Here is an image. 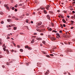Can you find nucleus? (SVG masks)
Masks as SVG:
<instances>
[{"instance_id": "a211bd4d", "label": "nucleus", "mask_w": 75, "mask_h": 75, "mask_svg": "<svg viewBox=\"0 0 75 75\" xmlns=\"http://www.w3.org/2000/svg\"><path fill=\"white\" fill-rule=\"evenodd\" d=\"M20 51H21V52H22L23 51V50L22 49H20Z\"/></svg>"}, {"instance_id": "423d86ee", "label": "nucleus", "mask_w": 75, "mask_h": 75, "mask_svg": "<svg viewBox=\"0 0 75 75\" xmlns=\"http://www.w3.org/2000/svg\"><path fill=\"white\" fill-rule=\"evenodd\" d=\"M51 39L52 40H56V39H55V38L53 37H52L51 38Z\"/></svg>"}, {"instance_id": "09e8293b", "label": "nucleus", "mask_w": 75, "mask_h": 75, "mask_svg": "<svg viewBox=\"0 0 75 75\" xmlns=\"http://www.w3.org/2000/svg\"><path fill=\"white\" fill-rule=\"evenodd\" d=\"M71 23H74V21H71Z\"/></svg>"}, {"instance_id": "49530a36", "label": "nucleus", "mask_w": 75, "mask_h": 75, "mask_svg": "<svg viewBox=\"0 0 75 75\" xmlns=\"http://www.w3.org/2000/svg\"><path fill=\"white\" fill-rule=\"evenodd\" d=\"M56 38H59V36H56Z\"/></svg>"}, {"instance_id": "1a4fd4ad", "label": "nucleus", "mask_w": 75, "mask_h": 75, "mask_svg": "<svg viewBox=\"0 0 75 75\" xmlns=\"http://www.w3.org/2000/svg\"><path fill=\"white\" fill-rule=\"evenodd\" d=\"M34 39H33L32 41L31 42V43H32V44H33L34 42Z\"/></svg>"}, {"instance_id": "f257e3e1", "label": "nucleus", "mask_w": 75, "mask_h": 75, "mask_svg": "<svg viewBox=\"0 0 75 75\" xmlns=\"http://www.w3.org/2000/svg\"><path fill=\"white\" fill-rule=\"evenodd\" d=\"M50 6L49 5H47L46 6L45 8L47 9V10H50ZM50 8V9L49 8Z\"/></svg>"}, {"instance_id": "dca6fc26", "label": "nucleus", "mask_w": 75, "mask_h": 75, "mask_svg": "<svg viewBox=\"0 0 75 75\" xmlns=\"http://www.w3.org/2000/svg\"><path fill=\"white\" fill-rule=\"evenodd\" d=\"M13 29L14 30H17V27H13Z\"/></svg>"}, {"instance_id": "a18cd8bd", "label": "nucleus", "mask_w": 75, "mask_h": 75, "mask_svg": "<svg viewBox=\"0 0 75 75\" xmlns=\"http://www.w3.org/2000/svg\"><path fill=\"white\" fill-rule=\"evenodd\" d=\"M20 34H21V35H23V33H20Z\"/></svg>"}, {"instance_id": "9d476101", "label": "nucleus", "mask_w": 75, "mask_h": 75, "mask_svg": "<svg viewBox=\"0 0 75 75\" xmlns=\"http://www.w3.org/2000/svg\"><path fill=\"white\" fill-rule=\"evenodd\" d=\"M42 42L43 44H45V43H46L45 41L44 40H43L42 41Z\"/></svg>"}, {"instance_id": "774afa93", "label": "nucleus", "mask_w": 75, "mask_h": 75, "mask_svg": "<svg viewBox=\"0 0 75 75\" xmlns=\"http://www.w3.org/2000/svg\"><path fill=\"white\" fill-rule=\"evenodd\" d=\"M74 18L75 19V14L74 15Z\"/></svg>"}, {"instance_id": "de8ad7c7", "label": "nucleus", "mask_w": 75, "mask_h": 75, "mask_svg": "<svg viewBox=\"0 0 75 75\" xmlns=\"http://www.w3.org/2000/svg\"><path fill=\"white\" fill-rule=\"evenodd\" d=\"M1 44L2 45V43H1V41H0V45H1Z\"/></svg>"}, {"instance_id": "7c9ffc66", "label": "nucleus", "mask_w": 75, "mask_h": 75, "mask_svg": "<svg viewBox=\"0 0 75 75\" xmlns=\"http://www.w3.org/2000/svg\"><path fill=\"white\" fill-rule=\"evenodd\" d=\"M12 9L14 10V7H12Z\"/></svg>"}, {"instance_id": "ddd939ff", "label": "nucleus", "mask_w": 75, "mask_h": 75, "mask_svg": "<svg viewBox=\"0 0 75 75\" xmlns=\"http://www.w3.org/2000/svg\"><path fill=\"white\" fill-rule=\"evenodd\" d=\"M46 56L47 57V58H50V55H46Z\"/></svg>"}, {"instance_id": "c756f323", "label": "nucleus", "mask_w": 75, "mask_h": 75, "mask_svg": "<svg viewBox=\"0 0 75 75\" xmlns=\"http://www.w3.org/2000/svg\"><path fill=\"white\" fill-rule=\"evenodd\" d=\"M63 13H67V11H63Z\"/></svg>"}, {"instance_id": "412c9836", "label": "nucleus", "mask_w": 75, "mask_h": 75, "mask_svg": "<svg viewBox=\"0 0 75 75\" xmlns=\"http://www.w3.org/2000/svg\"><path fill=\"white\" fill-rule=\"evenodd\" d=\"M0 14H1V15H3V13L2 12H0Z\"/></svg>"}, {"instance_id": "6e6552de", "label": "nucleus", "mask_w": 75, "mask_h": 75, "mask_svg": "<svg viewBox=\"0 0 75 75\" xmlns=\"http://www.w3.org/2000/svg\"><path fill=\"white\" fill-rule=\"evenodd\" d=\"M56 35H57V36H58V37H59V38H61V37H60V35H59V33H56Z\"/></svg>"}, {"instance_id": "4d7b16f0", "label": "nucleus", "mask_w": 75, "mask_h": 75, "mask_svg": "<svg viewBox=\"0 0 75 75\" xmlns=\"http://www.w3.org/2000/svg\"><path fill=\"white\" fill-rule=\"evenodd\" d=\"M72 13H75V11H72Z\"/></svg>"}, {"instance_id": "5701e85b", "label": "nucleus", "mask_w": 75, "mask_h": 75, "mask_svg": "<svg viewBox=\"0 0 75 75\" xmlns=\"http://www.w3.org/2000/svg\"><path fill=\"white\" fill-rule=\"evenodd\" d=\"M26 22L27 23H28V19H27L26 20Z\"/></svg>"}, {"instance_id": "4468645a", "label": "nucleus", "mask_w": 75, "mask_h": 75, "mask_svg": "<svg viewBox=\"0 0 75 75\" xmlns=\"http://www.w3.org/2000/svg\"><path fill=\"white\" fill-rule=\"evenodd\" d=\"M6 52L7 53V54H8V53H9V52H8V50H6Z\"/></svg>"}, {"instance_id": "4be33fe9", "label": "nucleus", "mask_w": 75, "mask_h": 75, "mask_svg": "<svg viewBox=\"0 0 75 75\" xmlns=\"http://www.w3.org/2000/svg\"><path fill=\"white\" fill-rule=\"evenodd\" d=\"M50 56H51V57H54V54H50Z\"/></svg>"}, {"instance_id": "f3484780", "label": "nucleus", "mask_w": 75, "mask_h": 75, "mask_svg": "<svg viewBox=\"0 0 75 75\" xmlns=\"http://www.w3.org/2000/svg\"><path fill=\"white\" fill-rule=\"evenodd\" d=\"M68 51H69V52H72V51L71 49H69L68 50Z\"/></svg>"}, {"instance_id": "8fccbe9b", "label": "nucleus", "mask_w": 75, "mask_h": 75, "mask_svg": "<svg viewBox=\"0 0 75 75\" xmlns=\"http://www.w3.org/2000/svg\"><path fill=\"white\" fill-rule=\"evenodd\" d=\"M10 39V37H7V40H8V39Z\"/></svg>"}, {"instance_id": "a19ab883", "label": "nucleus", "mask_w": 75, "mask_h": 75, "mask_svg": "<svg viewBox=\"0 0 75 75\" xmlns=\"http://www.w3.org/2000/svg\"><path fill=\"white\" fill-rule=\"evenodd\" d=\"M67 18H69V17H70V16H67Z\"/></svg>"}, {"instance_id": "7ed1b4c3", "label": "nucleus", "mask_w": 75, "mask_h": 75, "mask_svg": "<svg viewBox=\"0 0 75 75\" xmlns=\"http://www.w3.org/2000/svg\"><path fill=\"white\" fill-rule=\"evenodd\" d=\"M36 39L38 41H40V40H42V38H36Z\"/></svg>"}, {"instance_id": "2f4dec72", "label": "nucleus", "mask_w": 75, "mask_h": 75, "mask_svg": "<svg viewBox=\"0 0 75 75\" xmlns=\"http://www.w3.org/2000/svg\"><path fill=\"white\" fill-rule=\"evenodd\" d=\"M25 27H26V28H27V29L28 28V27L27 26H25Z\"/></svg>"}, {"instance_id": "f704fd0d", "label": "nucleus", "mask_w": 75, "mask_h": 75, "mask_svg": "<svg viewBox=\"0 0 75 75\" xmlns=\"http://www.w3.org/2000/svg\"><path fill=\"white\" fill-rule=\"evenodd\" d=\"M71 18H74V16H72L71 17Z\"/></svg>"}, {"instance_id": "338daca9", "label": "nucleus", "mask_w": 75, "mask_h": 75, "mask_svg": "<svg viewBox=\"0 0 75 75\" xmlns=\"http://www.w3.org/2000/svg\"><path fill=\"white\" fill-rule=\"evenodd\" d=\"M31 23H33V21H31Z\"/></svg>"}, {"instance_id": "20e7f679", "label": "nucleus", "mask_w": 75, "mask_h": 75, "mask_svg": "<svg viewBox=\"0 0 75 75\" xmlns=\"http://www.w3.org/2000/svg\"><path fill=\"white\" fill-rule=\"evenodd\" d=\"M47 18L48 20H50V15H47Z\"/></svg>"}, {"instance_id": "5fc2aeb1", "label": "nucleus", "mask_w": 75, "mask_h": 75, "mask_svg": "<svg viewBox=\"0 0 75 75\" xmlns=\"http://www.w3.org/2000/svg\"><path fill=\"white\" fill-rule=\"evenodd\" d=\"M71 10H74V9L73 8H71Z\"/></svg>"}, {"instance_id": "69168bd1", "label": "nucleus", "mask_w": 75, "mask_h": 75, "mask_svg": "<svg viewBox=\"0 0 75 75\" xmlns=\"http://www.w3.org/2000/svg\"><path fill=\"white\" fill-rule=\"evenodd\" d=\"M57 12H58L59 13V10H57Z\"/></svg>"}, {"instance_id": "bf43d9fd", "label": "nucleus", "mask_w": 75, "mask_h": 75, "mask_svg": "<svg viewBox=\"0 0 75 75\" xmlns=\"http://www.w3.org/2000/svg\"><path fill=\"white\" fill-rule=\"evenodd\" d=\"M15 20H18V18H16L15 19Z\"/></svg>"}, {"instance_id": "39448f33", "label": "nucleus", "mask_w": 75, "mask_h": 75, "mask_svg": "<svg viewBox=\"0 0 75 75\" xmlns=\"http://www.w3.org/2000/svg\"><path fill=\"white\" fill-rule=\"evenodd\" d=\"M47 71H46V73L45 74V75H48L49 74V70H47Z\"/></svg>"}, {"instance_id": "c9c22d12", "label": "nucleus", "mask_w": 75, "mask_h": 75, "mask_svg": "<svg viewBox=\"0 0 75 75\" xmlns=\"http://www.w3.org/2000/svg\"><path fill=\"white\" fill-rule=\"evenodd\" d=\"M63 27H66L65 24H63Z\"/></svg>"}, {"instance_id": "aec40b11", "label": "nucleus", "mask_w": 75, "mask_h": 75, "mask_svg": "<svg viewBox=\"0 0 75 75\" xmlns=\"http://www.w3.org/2000/svg\"><path fill=\"white\" fill-rule=\"evenodd\" d=\"M11 20L10 19H8L7 20V21L8 22H10L11 21H10Z\"/></svg>"}, {"instance_id": "bb28decb", "label": "nucleus", "mask_w": 75, "mask_h": 75, "mask_svg": "<svg viewBox=\"0 0 75 75\" xmlns=\"http://www.w3.org/2000/svg\"><path fill=\"white\" fill-rule=\"evenodd\" d=\"M40 64V63H37V66H38V65H40V64Z\"/></svg>"}, {"instance_id": "e433bc0d", "label": "nucleus", "mask_w": 75, "mask_h": 75, "mask_svg": "<svg viewBox=\"0 0 75 75\" xmlns=\"http://www.w3.org/2000/svg\"><path fill=\"white\" fill-rule=\"evenodd\" d=\"M59 32L60 33H62V30L59 31Z\"/></svg>"}, {"instance_id": "864d4df0", "label": "nucleus", "mask_w": 75, "mask_h": 75, "mask_svg": "<svg viewBox=\"0 0 75 75\" xmlns=\"http://www.w3.org/2000/svg\"><path fill=\"white\" fill-rule=\"evenodd\" d=\"M22 5H23V4H20L19 5V6H22Z\"/></svg>"}, {"instance_id": "37998d69", "label": "nucleus", "mask_w": 75, "mask_h": 75, "mask_svg": "<svg viewBox=\"0 0 75 75\" xmlns=\"http://www.w3.org/2000/svg\"><path fill=\"white\" fill-rule=\"evenodd\" d=\"M10 35V34H8V35H7V37H9Z\"/></svg>"}, {"instance_id": "680f3d73", "label": "nucleus", "mask_w": 75, "mask_h": 75, "mask_svg": "<svg viewBox=\"0 0 75 75\" xmlns=\"http://www.w3.org/2000/svg\"><path fill=\"white\" fill-rule=\"evenodd\" d=\"M60 44H62V45H64V44H63V43L60 42Z\"/></svg>"}, {"instance_id": "393cba45", "label": "nucleus", "mask_w": 75, "mask_h": 75, "mask_svg": "<svg viewBox=\"0 0 75 75\" xmlns=\"http://www.w3.org/2000/svg\"><path fill=\"white\" fill-rule=\"evenodd\" d=\"M44 13H45V14H47V11H46L44 10Z\"/></svg>"}, {"instance_id": "3c124183", "label": "nucleus", "mask_w": 75, "mask_h": 75, "mask_svg": "<svg viewBox=\"0 0 75 75\" xmlns=\"http://www.w3.org/2000/svg\"><path fill=\"white\" fill-rule=\"evenodd\" d=\"M13 44L14 46H15V47L16 46V44L14 43H13Z\"/></svg>"}, {"instance_id": "9b49d317", "label": "nucleus", "mask_w": 75, "mask_h": 75, "mask_svg": "<svg viewBox=\"0 0 75 75\" xmlns=\"http://www.w3.org/2000/svg\"><path fill=\"white\" fill-rule=\"evenodd\" d=\"M62 21H63V22L64 23H66V21H65V19H63Z\"/></svg>"}, {"instance_id": "72a5a7b5", "label": "nucleus", "mask_w": 75, "mask_h": 75, "mask_svg": "<svg viewBox=\"0 0 75 75\" xmlns=\"http://www.w3.org/2000/svg\"><path fill=\"white\" fill-rule=\"evenodd\" d=\"M3 50L4 51H6V49L4 48H3Z\"/></svg>"}, {"instance_id": "0e129e2a", "label": "nucleus", "mask_w": 75, "mask_h": 75, "mask_svg": "<svg viewBox=\"0 0 75 75\" xmlns=\"http://www.w3.org/2000/svg\"><path fill=\"white\" fill-rule=\"evenodd\" d=\"M75 4V1L73 2V3H72V4Z\"/></svg>"}, {"instance_id": "0eeeda50", "label": "nucleus", "mask_w": 75, "mask_h": 75, "mask_svg": "<svg viewBox=\"0 0 75 75\" xmlns=\"http://www.w3.org/2000/svg\"><path fill=\"white\" fill-rule=\"evenodd\" d=\"M42 24V22H39V23H38V25H41Z\"/></svg>"}, {"instance_id": "e2e57ef3", "label": "nucleus", "mask_w": 75, "mask_h": 75, "mask_svg": "<svg viewBox=\"0 0 75 75\" xmlns=\"http://www.w3.org/2000/svg\"><path fill=\"white\" fill-rule=\"evenodd\" d=\"M2 58V56L0 55V58Z\"/></svg>"}, {"instance_id": "c85d7f7f", "label": "nucleus", "mask_w": 75, "mask_h": 75, "mask_svg": "<svg viewBox=\"0 0 75 75\" xmlns=\"http://www.w3.org/2000/svg\"><path fill=\"white\" fill-rule=\"evenodd\" d=\"M17 6H18V5H17V4H16V5L15 6H14V7H16V8H17Z\"/></svg>"}, {"instance_id": "a878e982", "label": "nucleus", "mask_w": 75, "mask_h": 75, "mask_svg": "<svg viewBox=\"0 0 75 75\" xmlns=\"http://www.w3.org/2000/svg\"><path fill=\"white\" fill-rule=\"evenodd\" d=\"M25 48H28V45H27L25 47Z\"/></svg>"}, {"instance_id": "4c0bfd02", "label": "nucleus", "mask_w": 75, "mask_h": 75, "mask_svg": "<svg viewBox=\"0 0 75 75\" xmlns=\"http://www.w3.org/2000/svg\"><path fill=\"white\" fill-rule=\"evenodd\" d=\"M1 24H3L4 23V22L3 21H1Z\"/></svg>"}, {"instance_id": "79ce46f5", "label": "nucleus", "mask_w": 75, "mask_h": 75, "mask_svg": "<svg viewBox=\"0 0 75 75\" xmlns=\"http://www.w3.org/2000/svg\"><path fill=\"white\" fill-rule=\"evenodd\" d=\"M43 33H40V35H43Z\"/></svg>"}, {"instance_id": "f8f14e48", "label": "nucleus", "mask_w": 75, "mask_h": 75, "mask_svg": "<svg viewBox=\"0 0 75 75\" xmlns=\"http://www.w3.org/2000/svg\"><path fill=\"white\" fill-rule=\"evenodd\" d=\"M28 50H32V49H31V48L30 47H28Z\"/></svg>"}, {"instance_id": "ea45409f", "label": "nucleus", "mask_w": 75, "mask_h": 75, "mask_svg": "<svg viewBox=\"0 0 75 75\" xmlns=\"http://www.w3.org/2000/svg\"><path fill=\"white\" fill-rule=\"evenodd\" d=\"M17 11V9L16 8L15 9V11Z\"/></svg>"}, {"instance_id": "cd10ccee", "label": "nucleus", "mask_w": 75, "mask_h": 75, "mask_svg": "<svg viewBox=\"0 0 75 75\" xmlns=\"http://www.w3.org/2000/svg\"><path fill=\"white\" fill-rule=\"evenodd\" d=\"M40 8L42 10H44V7H41V8L40 7Z\"/></svg>"}, {"instance_id": "c03bdc74", "label": "nucleus", "mask_w": 75, "mask_h": 75, "mask_svg": "<svg viewBox=\"0 0 75 75\" xmlns=\"http://www.w3.org/2000/svg\"><path fill=\"white\" fill-rule=\"evenodd\" d=\"M17 47H18V48H20V45H17Z\"/></svg>"}, {"instance_id": "6e6d98bb", "label": "nucleus", "mask_w": 75, "mask_h": 75, "mask_svg": "<svg viewBox=\"0 0 75 75\" xmlns=\"http://www.w3.org/2000/svg\"><path fill=\"white\" fill-rule=\"evenodd\" d=\"M73 28H74V27H72L71 28V29H73Z\"/></svg>"}, {"instance_id": "2eb2a0df", "label": "nucleus", "mask_w": 75, "mask_h": 75, "mask_svg": "<svg viewBox=\"0 0 75 75\" xmlns=\"http://www.w3.org/2000/svg\"><path fill=\"white\" fill-rule=\"evenodd\" d=\"M48 30H49V31H51L52 30V29L51 28H48Z\"/></svg>"}, {"instance_id": "052dcab7", "label": "nucleus", "mask_w": 75, "mask_h": 75, "mask_svg": "<svg viewBox=\"0 0 75 75\" xmlns=\"http://www.w3.org/2000/svg\"><path fill=\"white\" fill-rule=\"evenodd\" d=\"M34 35H37V33H34Z\"/></svg>"}, {"instance_id": "6ab92c4d", "label": "nucleus", "mask_w": 75, "mask_h": 75, "mask_svg": "<svg viewBox=\"0 0 75 75\" xmlns=\"http://www.w3.org/2000/svg\"><path fill=\"white\" fill-rule=\"evenodd\" d=\"M60 26L62 28H63V26L62 25H61V24H60Z\"/></svg>"}, {"instance_id": "f03ea898", "label": "nucleus", "mask_w": 75, "mask_h": 75, "mask_svg": "<svg viewBox=\"0 0 75 75\" xmlns=\"http://www.w3.org/2000/svg\"><path fill=\"white\" fill-rule=\"evenodd\" d=\"M4 7H5L6 8L7 10H10V9L9 8V7H8V6H7L6 4H4Z\"/></svg>"}, {"instance_id": "473e14b6", "label": "nucleus", "mask_w": 75, "mask_h": 75, "mask_svg": "<svg viewBox=\"0 0 75 75\" xmlns=\"http://www.w3.org/2000/svg\"><path fill=\"white\" fill-rule=\"evenodd\" d=\"M43 54H47V53L45 52H43Z\"/></svg>"}, {"instance_id": "13d9d810", "label": "nucleus", "mask_w": 75, "mask_h": 75, "mask_svg": "<svg viewBox=\"0 0 75 75\" xmlns=\"http://www.w3.org/2000/svg\"><path fill=\"white\" fill-rule=\"evenodd\" d=\"M26 65H27L28 66V65H29L28 63H26Z\"/></svg>"}, {"instance_id": "603ef678", "label": "nucleus", "mask_w": 75, "mask_h": 75, "mask_svg": "<svg viewBox=\"0 0 75 75\" xmlns=\"http://www.w3.org/2000/svg\"><path fill=\"white\" fill-rule=\"evenodd\" d=\"M12 18H16V17L14 16H12Z\"/></svg>"}, {"instance_id": "58836bf2", "label": "nucleus", "mask_w": 75, "mask_h": 75, "mask_svg": "<svg viewBox=\"0 0 75 75\" xmlns=\"http://www.w3.org/2000/svg\"><path fill=\"white\" fill-rule=\"evenodd\" d=\"M2 67L3 68H5V66L4 65H3L2 66Z\"/></svg>"}, {"instance_id": "b1692460", "label": "nucleus", "mask_w": 75, "mask_h": 75, "mask_svg": "<svg viewBox=\"0 0 75 75\" xmlns=\"http://www.w3.org/2000/svg\"><path fill=\"white\" fill-rule=\"evenodd\" d=\"M53 33H57V31H55V30H53Z\"/></svg>"}]
</instances>
